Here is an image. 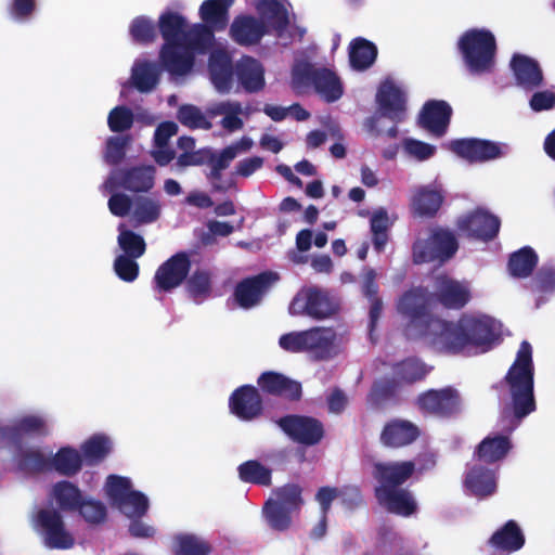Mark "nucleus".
I'll return each mask as SVG.
<instances>
[{"label": "nucleus", "mask_w": 555, "mask_h": 555, "mask_svg": "<svg viewBox=\"0 0 555 555\" xmlns=\"http://www.w3.org/2000/svg\"><path fill=\"white\" fill-rule=\"evenodd\" d=\"M236 157L235 147H224L219 154L212 151L211 160L208 163L210 171L206 175L207 179L212 182L214 190L225 192L227 189L218 183L221 180L222 171L225 170L231 162Z\"/></svg>", "instance_id": "09e8293b"}, {"label": "nucleus", "mask_w": 555, "mask_h": 555, "mask_svg": "<svg viewBox=\"0 0 555 555\" xmlns=\"http://www.w3.org/2000/svg\"><path fill=\"white\" fill-rule=\"evenodd\" d=\"M162 214V204L158 199L138 196L133 202L132 217L138 224H149L157 221Z\"/></svg>", "instance_id": "3c124183"}, {"label": "nucleus", "mask_w": 555, "mask_h": 555, "mask_svg": "<svg viewBox=\"0 0 555 555\" xmlns=\"http://www.w3.org/2000/svg\"><path fill=\"white\" fill-rule=\"evenodd\" d=\"M390 221L388 212L384 208L376 210L370 219V231L372 234V244L376 253L380 254L389 241Z\"/></svg>", "instance_id": "49530a36"}, {"label": "nucleus", "mask_w": 555, "mask_h": 555, "mask_svg": "<svg viewBox=\"0 0 555 555\" xmlns=\"http://www.w3.org/2000/svg\"><path fill=\"white\" fill-rule=\"evenodd\" d=\"M164 68L175 76L189 74L195 62V55L182 44H164L159 53Z\"/></svg>", "instance_id": "bb28decb"}, {"label": "nucleus", "mask_w": 555, "mask_h": 555, "mask_svg": "<svg viewBox=\"0 0 555 555\" xmlns=\"http://www.w3.org/2000/svg\"><path fill=\"white\" fill-rule=\"evenodd\" d=\"M172 552L175 555H208L211 546L195 534L179 533L173 537Z\"/></svg>", "instance_id": "de8ad7c7"}, {"label": "nucleus", "mask_w": 555, "mask_h": 555, "mask_svg": "<svg viewBox=\"0 0 555 555\" xmlns=\"http://www.w3.org/2000/svg\"><path fill=\"white\" fill-rule=\"evenodd\" d=\"M338 311L337 302L326 289L315 286L298 293L289 305L292 315H308L314 320H325Z\"/></svg>", "instance_id": "9b49d317"}, {"label": "nucleus", "mask_w": 555, "mask_h": 555, "mask_svg": "<svg viewBox=\"0 0 555 555\" xmlns=\"http://www.w3.org/2000/svg\"><path fill=\"white\" fill-rule=\"evenodd\" d=\"M119 234L117 237L118 246L122 249L124 256L140 258L145 254L146 243L140 234L125 229L124 224H120Z\"/></svg>", "instance_id": "5fc2aeb1"}, {"label": "nucleus", "mask_w": 555, "mask_h": 555, "mask_svg": "<svg viewBox=\"0 0 555 555\" xmlns=\"http://www.w3.org/2000/svg\"><path fill=\"white\" fill-rule=\"evenodd\" d=\"M133 121L134 115L132 111L125 105L115 106L108 113L107 125L113 132H124L131 129Z\"/></svg>", "instance_id": "e2e57ef3"}, {"label": "nucleus", "mask_w": 555, "mask_h": 555, "mask_svg": "<svg viewBox=\"0 0 555 555\" xmlns=\"http://www.w3.org/2000/svg\"><path fill=\"white\" fill-rule=\"evenodd\" d=\"M106 491L114 504L117 506L130 494L131 481L127 477L109 475L106 481Z\"/></svg>", "instance_id": "0e129e2a"}, {"label": "nucleus", "mask_w": 555, "mask_h": 555, "mask_svg": "<svg viewBox=\"0 0 555 555\" xmlns=\"http://www.w3.org/2000/svg\"><path fill=\"white\" fill-rule=\"evenodd\" d=\"M231 39L241 47H253L260 43L268 34L267 25L260 18L241 14L234 17L230 30Z\"/></svg>", "instance_id": "5701e85b"}, {"label": "nucleus", "mask_w": 555, "mask_h": 555, "mask_svg": "<svg viewBox=\"0 0 555 555\" xmlns=\"http://www.w3.org/2000/svg\"><path fill=\"white\" fill-rule=\"evenodd\" d=\"M160 72L156 64L142 62L135 64L132 68V83L135 89L142 93L151 92L156 88L159 81Z\"/></svg>", "instance_id": "a18cd8bd"}, {"label": "nucleus", "mask_w": 555, "mask_h": 555, "mask_svg": "<svg viewBox=\"0 0 555 555\" xmlns=\"http://www.w3.org/2000/svg\"><path fill=\"white\" fill-rule=\"evenodd\" d=\"M83 519L89 524H100L106 518V506L98 500H83L81 506L77 509Z\"/></svg>", "instance_id": "774afa93"}, {"label": "nucleus", "mask_w": 555, "mask_h": 555, "mask_svg": "<svg viewBox=\"0 0 555 555\" xmlns=\"http://www.w3.org/2000/svg\"><path fill=\"white\" fill-rule=\"evenodd\" d=\"M129 33L133 41L147 44L155 40L157 29L152 20L142 15L132 20L129 27Z\"/></svg>", "instance_id": "bf43d9fd"}, {"label": "nucleus", "mask_w": 555, "mask_h": 555, "mask_svg": "<svg viewBox=\"0 0 555 555\" xmlns=\"http://www.w3.org/2000/svg\"><path fill=\"white\" fill-rule=\"evenodd\" d=\"M235 0H205L199 7V16L204 23L220 31L229 23V9Z\"/></svg>", "instance_id": "c9c22d12"}, {"label": "nucleus", "mask_w": 555, "mask_h": 555, "mask_svg": "<svg viewBox=\"0 0 555 555\" xmlns=\"http://www.w3.org/2000/svg\"><path fill=\"white\" fill-rule=\"evenodd\" d=\"M186 26L185 18L179 13H163L158 20V29L165 40L164 44H182Z\"/></svg>", "instance_id": "4c0bfd02"}, {"label": "nucleus", "mask_w": 555, "mask_h": 555, "mask_svg": "<svg viewBox=\"0 0 555 555\" xmlns=\"http://www.w3.org/2000/svg\"><path fill=\"white\" fill-rule=\"evenodd\" d=\"M235 75L242 88L248 93L261 91L264 86V67L253 56L245 55L235 65Z\"/></svg>", "instance_id": "c85d7f7f"}, {"label": "nucleus", "mask_w": 555, "mask_h": 555, "mask_svg": "<svg viewBox=\"0 0 555 555\" xmlns=\"http://www.w3.org/2000/svg\"><path fill=\"white\" fill-rule=\"evenodd\" d=\"M511 68L518 86L532 90L542 85V69L535 60L527 55L514 54L511 60Z\"/></svg>", "instance_id": "7c9ffc66"}, {"label": "nucleus", "mask_w": 555, "mask_h": 555, "mask_svg": "<svg viewBox=\"0 0 555 555\" xmlns=\"http://www.w3.org/2000/svg\"><path fill=\"white\" fill-rule=\"evenodd\" d=\"M237 470L240 479L244 482L266 487L271 485L272 470L257 460H249L242 463Z\"/></svg>", "instance_id": "603ef678"}, {"label": "nucleus", "mask_w": 555, "mask_h": 555, "mask_svg": "<svg viewBox=\"0 0 555 555\" xmlns=\"http://www.w3.org/2000/svg\"><path fill=\"white\" fill-rule=\"evenodd\" d=\"M186 292L194 300L204 298L211 291V279L209 272L197 269L185 280Z\"/></svg>", "instance_id": "13d9d810"}, {"label": "nucleus", "mask_w": 555, "mask_h": 555, "mask_svg": "<svg viewBox=\"0 0 555 555\" xmlns=\"http://www.w3.org/2000/svg\"><path fill=\"white\" fill-rule=\"evenodd\" d=\"M420 436L421 429L415 423L396 417L385 423L379 441L386 448L400 449L414 443Z\"/></svg>", "instance_id": "4be33fe9"}, {"label": "nucleus", "mask_w": 555, "mask_h": 555, "mask_svg": "<svg viewBox=\"0 0 555 555\" xmlns=\"http://www.w3.org/2000/svg\"><path fill=\"white\" fill-rule=\"evenodd\" d=\"M376 112L364 120L365 130L373 137L386 134L396 139L399 134L398 124L408 115L405 92L392 80L383 81L376 92Z\"/></svg>", "instance_id": "39448f33"}, {"label": "nucleus", "mask_w": 555, "mask_h": 555, "mask_svg": "<svg viewBox=\"0 0 555 555\" xmlns=\"http://www.w3.org/2000/svg\"><path fill=\"white\" fill-rule=\"evenodd\" d=\"M505 144L486 139L468 138L457 139L450 143V149L468 163H485L503 156Z\"/></svg>", "instance_id": "6ab92c4d"}, {"label": "nucleus", "mask_w": 555, "mask_h": 555, "mask_svg": "<svg viewBox=\"0 0 555 555\" xmlns=\"http://www.w3.org/2000/svg\"><path fill=\"white\" fill-rule=\"evenodd\" d=\"M499 340L500 328L493 318L463 313L456 321L444 319L433 348L448 354L470 350L483 353L491 350Z\"/></svg>", "instance_id": "f257e3e1"}, {"label": "nucleus", "mask_w": 555, "mask_h": 555, "mask_svg": "<svg viewBox=\"0 0 555 555\" xmlns=\"http://www.w3.org/2000/svg\"><path fill=\"white\" fill-rule=\"evenodd\" d=\"M459 249V243L454 233L441 227L430 231L427 240H417L412 247L414 263L421 264L433 261H447Z\"/></svg>", "instance_id": "9d476101"}, {"label": "nucleus", "mask_w": 555, "mask_h": 555, "mask_svg": "<svg viewBox=\"0 0 555 555\" xmlns=\"http://www.w3.org/2000/svg\"><path fill=\"white\" fill-rule=\"evenodd\" d=\"M53 496L60 507L65 512H75L81 506L83 500L80 489L70 481L61 480L53 486Z\"/></svg>", "instance_id": "c03bdc74"}, {"label": "nucleus", "mask_w": 555, "mask_h": 555, "mask_svg": "<svg viewBox=\"0 0 555 555\" xmlns=\"http://www.w3.org/2000/svg\"><path fill=\"white\" fill-rule=\"evenodd\" d=\"M444 202L443 190L436 184L417 188L410 203L411 211L420 218H434Z\"/></svg>", "instance_id": "393cba45"}, {"label": "nucleus", "mask_w": 555, "mask_h": 555, "mask_svg": "<svg viewBox=\"0 0 555 555\" xmlns=\"http://www.w3.org/2000/svg\"><path fill=\"white\" fill-rule=\"evenodd\" d=\"M537 264V253L531 247L525 246L511 254L507 267L512 276L525 279L531 275Z\"/></svg>", "instance_id": "a19ab883"}, {"label": "nucleus", "mask_w": 555, "mask_h": 555, "mask_svg": "<svg viewBox=\"0 0 555 555\" xmlns=\"http://www.w3.org/2000/svg\"><path fill=\"white\" fill-rule=\"evenodd\" d=\"M433 295L425 286H413L405 291L397 301L398 313L406 321L405 336L424 339L434 347L444 319L431 311Z\"/></svg>", "instance_id": "7ed1b4c3"}, {"label": "nucleus", "mask_w": 555, "mask_h": 555, "mask_svg": "<svg viewBox=\"0 0 555 555\" xmlns=\"http://www.w3.org/2000/svg\"><path fill=\"white\" fill-rule=\"evenodd\" d=\"M335 340L336 333L333 328L317 326L283 334L279 345L287 352H309L317 361H327L337 353Z\"/></svg>", "instance_id": "0eeeda50"}, {"label": "nucleus", "mask_w": 555, "mask_h": 555, "mask_svg": "<svg viewBox=\"0 0 555 555\" xmlns=\"http://www.w3.org/2000/svg\"><path fill=\"white\" fill-rule=\"evenodd\" d=\"M279 279V274L273 271H263L243 279L234 288L235 302L246 310L258 306Z\"/></svg>", "instance_id": "2eb2a0df"}, {"label": "nucleus", "mask_w": 555, "mask_h": 555, "mask_svg": "<svg viewBox=\"0 0 555 555\" xmlns=\"http://www.w3.org/2000/svg\"><path fill=\"white\" fill-rule=\"evenodd\" d=\"M155 184L154 166H133L112 171L105 181V188L113 192L124 189L132 193H147Z\"/></svg>", "instance_id": "4468645a"}, {"label": "nucleus", "mask_w": 555, "mask_h": 555, "mask_svg": "<svg viewBox=\"0 0 555 555\" xmlns=\"http://www.w3.org/2000/svg\"><path fill=\"white\" fill-rule=\"evenodd\" d=\"M82 455L72 447L61 448L50 459V469L54 468L60 475L72 477L82 468Z\"/></svg>", "instance_id": "ea45409f"}, {"label": "nucleus", "mask_w": 555, "mask_h": 555, "mask_svg": "<svg viewBox=\"0 0 555 555\" xmlns=\"http://www.w3.org/2000/svg\"><path fill=\"white\" fill-rule=\"evenodd\" d=\"M208 70L215 88L220 93H229L233 86L235 67L228 51L223 49L212 51L208 61Z\"/></svg>", "instance_id": "a878e982"}, {"label": "nucleus", "mask_w": 555, "mask_h": 555, "mask_svg": "<svg viewBox=\"0 0 555 555\" xmlns=\"http://www.w3.org/2000/svg\"><path fill=\"white\" fill-rule=\"evenodd\" d=\"M273 502L278 505L285 507L292 512H297L304 504L301 496L302 489L296 483H286L282 487L276 488L274 491Z\"/></svg>", "instance_id": "6e6d98bb"}, {"label": "nucleus", "mask_w": 555, "mask_h": 555, "mask_svg": "<svg viewBox=\"0 0 555 555\" xmlns=\"http://www.w3.org/2000/svg\"><path fill=\"white\" fill-rule=\"evenodd\" d=\"M465 486L479 498L489 496L496 489L494 473L483 466H474L466 474Z\"/></svg>", "instance_id": "e433bc0d"}, {"label": "nucleus", "mask_w": 555, "mask_h": 555, "mask_svg": "<svg viewBox=\"0 0 555 555\" xmlns=\"http://www.w3.org/2000/svg\"><path fill=\"white\" fill-rule=\"evenodd\" d=\"M112 451V442L104 435H93L81 446L82 459L88 465L101 463Z\"/></svg>", "instance_id": "8fccbe9b"}, {"label": "nucleus", "mask_w": 555, "mask_h": 555, "mask_svg": "<svg viewBox=\"0 0 555 555\" xmlns=\"http://www.w3.org/2000/svg\"><path fill=\"white\" fill-rule=\"evenodd\" d=\"M377 47L372 41L357 37L349 43L350 66L359 72L369 69L377 59Z\"/></svg>", "instance_id": "f704fd0d"}, {"label": "nucleus", "mask_w": 555, "mask_h": 555, "mask_svg": "<svg viewBox=\"0 0 555 555\" xmlns=\"http://www.w3.org/2000/svg\"><path fill=\"white\" fill-rule=\"evenodd\" d=\"M257 385L263 393L292 402L299 401L302 397V387L298 380L275 371L261 373L257 378Z\"/></svg>", "instance_id": "412c9836"}, {"label": "nucleus", "mask_w": 555, "mask_h": 555, "mask_svg": "<svg viewBox=\"0 0 555 555\" xmlns=\"http://www.w3.org/2000/svg\"><path fill=\"white\" fill-rule=\"evenodd\" d=\"M292 513V511L274 503L273 499L268 500L263 506V514L269 526L276 531H285L291 527Z\"/></svg>", "instance_id": "4d7b16f0"}, {"label": "nucleus", "mask_w": 555, "mask_h": 555, "mask_svg": "<svg viewBox=\"0 0 555 555\" xmlns=\"http://www.w3.org/2000/svg\"><path fill=\"white\" fill-rule=\"evenodd\" d=\"M452 107L443 100L427 101L418 116V124L436 137H442L449 127Z\"/></svg>", "instance_id": "b1692460"}, {"label": "nucleus", "mask_w": 555, "mask_h": 555, "mask_svg": "<svg viewBox=\"0 0 555 555\" xmlns=\"http://www.w3.org/2000/svg\"><path fill=\"white\" fill-rule=\"evenodd\" d=\"M178 120L189 128H202V129H210L211 122L206 119L201 109L191 104H184L179 107L177 114Z\"/></svg>", "instance_id": "680f3d73"}, {"label": "nucleus", "mask_w": 555, "mask_h": 555, "mask_svg": "<svg viewBox=\"0 0 555 555\" xmlns=\"http://www.w3.org/2000/svg\"><path fill=\"white\" fill-rule=\"evenodd\" d=\"M433 298L447 310H462L473 298L470 284L447 274L435 278Z\"/></svg>", "instance_id": "dca6fc26"}, {"label": "nucleus", "mask_w": 555, "mask_h": 555, "mask_svg": "<svg viewBox=\"0 0 555 555\" xmlns=\"http://www.w3.org/2000/svg\"><path fill=\"white\" fill-rule=\"evenodd\" d=\"M17 468L27 474L42 473L50 470V457H47L38 449H14Z\"/></svg>", "instance_id": "79ce46f5"}, {"label": "nucleus", "mask_w": 555, "mask_h": 555, "mask_svg": "<svg viewBox=\"0 0 555 555\" xmlns=\"http://www.w3.org/2000/svg\"><path fill=\"white\" fill-rule=\"evenodd\" d=\"M511 449L512 442L507 436H487L477 446L475 456L480 462L493 464L503 460Z\"/></svg>", "instance_id": "72a5a7b5"}, {"label": "nucleus", "mask_w": 555, "mask_h": 555, "mask_svg": "<svg viewBox=\"0 0 555 555\" xmlns=\"http://www.w3.org/2000/svg\"><path fill=\"white\" fill-rule=\"evenodd\" d=\"M192 262L186 251H178L155 271L153 287L157 293H171L181 286L191 271Z\"/></svg>", "instance_id": "ddd939ff"}, {"label": "nucleus", "mask_w": 555, "mask_h": 555, "mask_svg": "<svg viewBox=\"0 0 555 555\" xmlns=\"http://www.w3.org/2000/svg\"><path fill=\"white\" fill-rule=\"evenodd\" d=\"M230 412L244 422H250L263 413L260 390L253 385L237 387L229 398Z\"/></svg>", "instance_id": "aec40b11"}, {"label": "nucleus", "mask_w": 555, "mask_h": 555, "mask_svg": "<svg viewBox=\"0 0 555 555\" xmlns=\"http://www.w3.org/2000/svg\"><path fill=\"white\" fill-rule=\"evenodd\" d=\"M504 383L509 390L512 413L516 420V424L508 429L512 431L522 418L537 409L532 347L527 340L521 341L516 359L504 376Z\"/></svg>", "instance_id": "20e7f679"}, {"label": "nucleus", "mask_w": 555, "mask_h": 555, "mask_svg": "<svg viewBox=\"0 0 555 555\" xmlns=\"http://www.w3.org/2000/svg\"><path fill=\"white\" fill-rule=\"evenodd\" d=\"M292 85L296 90L312 87L326 103H334L344 94L341 80L336 73L311 63H301L293 68Z\"/></svg>", "instance_id": "6e6552de"}, {"label": "nucleus", "mask_w": 555, "mask_h": 555, "mask_svg": "<svg viewBox=\"0 0 555 555\" xmlns=\"http://www.w3.org/2000/svg\"><path fill=\"white\" fill-rule=\"evenodd\" d=\"M9 444L14 449H21L24 446L25 436L44 437L49 435L46 421L38 415H26L13 424L8 425Z\"/></svg>", "instance_id": "cd10ccee"}, {"label": "nucleus", "mask_w": 555, "mask_h": 555, "mask_svg": "<svg viewBox=\"0 0 555 555\" xmlns=\"http://www.w3.org/2000/svg\"><path fill=\"white\" fill-rule=\"evenodd\" d=\"M489 544L495 550L513 553L525 545V535L518 524L511 519L491 535Z\"/></svg>", "instance_id": "473e14b6"}, {"label": "nucleus", "mask_w": 555, "mask_h": 555, "mask_svg": "<svg viewBox=\"0 0 555 555\" xmlns=\"http://www.w3.org/2000/svg\"><path fill=\"white\" fill-rule=\"evenodd\" d=\"M414 405L424 417L448 420L461 412L462 397L452 386L430 388L417 395Z\"/></svg>", "instance_id": "1a4fd4ad"}, {"label": "nucleus", "mask_w": 555, "mask_h": 555, "mask_svg": "<svg viewBox=\"0 0 555 555\" xmlns=\"http://www.w3.org/2000/svg\"><path fill=\"white\" fill-rule=\"evenodd\" d=\"M149 506L146 495L133 490L118 507L129 518H142L147 513Z\"/></svg>", "instance_id": "052dcab7"}, {"label": "nucleus", "mask_w": 555, "mask_h": 555, "mask_svg": "<svg viewBox=\"0 0 555 555\" xmlns=\"http://www.w3.org/2000/svg\"><path fill=\"white\" fill-rule=\"evenodd\" d=\"M400 382L395 377H382L371 386L366 396L367 404L373 409H382L387 404L399 405L402 401L400 398Z\"/></svg>", "instance_id": "c756f323"}, {"label": "nucleus", "mask_w": 555, "mask_h": 555, "mask_svg": "<svg viewBox=\"0 0 555 555\" xmlns=\"http://www.w3.org/2000/svg\"><path fill=\"white\" fill-rule=\"evenodd\" d=\"M278 426L295 442L315 446L324 437L323 424L311 416L289 414L276 421Z\"/></svg>", "instance_id": "f3484780"}, {"label": "nucleus", "mask_w": 555, "mask_h": 555, "mask_svg": "<svg viewBox=\"0 0 555 555\" xmlns=\"http://www.w3.org/2000/svg\"><path fill=\"white\" fill-rule=\"evenodd\" d=\"M459 51L470 74L490 73L495 63L496 40L485 28H472L463 33L457 41Z\"/></svg>", "instance_id": "423d86ee"}, {"label": "nucleus", "mask_w": 555, "mask_h": 555, "mask_svg": "<svg viewBox=\"0 0 555 555\" xmlns=\"http://www.w3.org/2000/svg\"><path fill=\"white\" fill-rule=\"evenodd\" d=\"M34 526L49 548L68 550L75 544V539L66 529L63 516L57 509H39L35 515Z\"/></svg>", "instance_id": "f8f14e48"}, {"label": "nucleus", "mask_w": 555, "mask_h": 555, "mask_svg": "<svg viewBox=\"0 0 555 555\" xmlns=\"http://www.w3.org/2000/svg\"><path fill=\"white\" fill-rule=\"evenodd\" d=\"M499 217L482 209H476L456 220V228L466 236L482 242L494 240L500 231Z\"/></svg>", "instance_id": "a211bd4d"}, {"label": "nucleus", "mask_w": 555, "mask_h": 555, "mask_svg": "<svg viewBox=\"0 0 555 555\" xmlns=\"http://www.w3.org/2000/svg\"><path fill=\"white\" fill-rule=\"evenodd\" d=\"M397 379L405 384H414L424 379L428 373L426 365L416 358H408L393 366Z\"/></svg>", "instance_id": "864d4df0"}, {"label": "nucleus", "mask_w": 555, "mask_h": 555, "mask_svg": "<svg viewBox=\"0 0 555 555\" xmlns=\"http://www.w3.org/2000/svg\"><path fill=\"white\" fill-rule=\"evenodd\" d=\"M210 113L214 116H223L220 124L223 129L233 132L236 130H241L244 126V122L240 115L243 113L242 104L238 101H221L215 103Z\"/></svg>", "instance_id": "37998d69"}, {"label": "nucleus", "mask_w": 555, "mask_h": 555, "mask_svg": "<svg viewBox=\"0 0 555 555\" xmlns=\"http://www.w3.org/2000/svg\"><path fill=\"white\" fill-rule=\"evenodd\" d=\"M130 142L129 135L109 137L106 141L104 158L108 165L120 164L126 156V147Z\"/></svg>", "instance_id": "69168bd1"}, {"label": "nucleus", "mask_w": 555, "mask_h": 555, "mask_svg": "<svg viewBox=\"0 0 555 555\" xmlns=\"http://www.w3.org/2000/svg\"><path fill=\"white\" fill-rule=\"evenodd\" d=\"M256 10L260 20L278 36H282L289 25L288 11L283 0H257Z\"/></svg>", "instance_id": "2f4dec72"}, {"label": "nucleus", "mask_w": 555, "mask_h": 555, "mask_svg": "<svg viewBox=\"0 0 555 555\" xmlns=\"http://www.w3.org/2000/svg\"><path fill=\"white\" fill-rule=\"evenodd\" d=\"M413 461L376 462L372 476L376 481L374 496L388 513L411 517L418 511L414 494L402 486L415 474Z\"/></svg>", "instance_id": "f03ea898"}, {"label": "nucleus", "mask_w": 555, "mask_h": 555, "mask_svg": "<svg viewBox=\"0 0 555 555\" xmlns=\"http://www.w3.org/2000/svg\"><path fill=\"white\" fill-rule=\"evenodd\" d=\"M138 258L119 255L114 260V271L124 282L131 283L139 276Z\"/></svg>", "instance_id": "338daca9"}, {"label": "nucleus", "mask_w": 555, "mask_h": 555, "mask_svg": "<svg viewBox=\"0 0 555 555\" xmlns=\"http://www.w3.org/2000/svg\"><path fill=\"white\" fill-rule=\"evenodd\" d=\"M214 28L206 23L195 24L190 30H186L183 38V47L195 55L207 53L214 46Z\"/></svg>", "instance_id": "58836bf2"}]
</instances>
